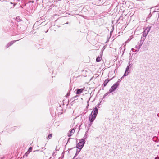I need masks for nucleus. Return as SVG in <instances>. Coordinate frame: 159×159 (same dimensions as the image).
<instances>
[{"instance_id": "17", "label": "nucleus", "mask_w": 159, "mask_h": 159, "mask_svg": "<svg viewBox=\"0 0 159 159\" xmlns=\"http://www.w3.org/2000/svg\"><path fill=\"white\" fill-rule=\"evenodd\" d=\"M111 93V92H110V91L109 90L108 92H107V93H106L104 95V96H103V98H105V97H106V96H107V95H108L109 94V93Z\"/></svg>"}, {"instance_id": "37", "label": "nucleus", "mask_w": 159, "mask_h": 159, "mask_svg": "<svg viewBox=\"0 0 159 159\" xmlns=\"http://www.w3.org/2000/svg\"><path fill=\"white\" fill-rule=\"evenodd\" d=\"M17 1H20V0H16Z\"/></svg>"}, {"instance_id": "16", "label": "nucleus", "mask_w": 159, "mask_h": 159, "mask_svg": "<svg viewBox=\"0 0 159 159\" xmlns=\"http://www.w3.org/2000/svg\"><path fill=\"white\" fill-rule=\"evenodd\" d=\"M16 20L18 22L20 21L21 20V19L20 17L19 16H17L16 19Z\"/></svg>"}, {"instance_id": "4", "label": "nucleus", "mask_w": 159, "mask_h": 159, "mask_svg": "<svg viewBox=\"0 0 159 159\" xmlns=\"http://www.w3.org/2000/svg\"><path fill=\"white\" fill-rule=\"evenodd\" d=\"M119 85V84H118L117 83H116L114 84L109 89L110 92L112 93L114 91L117 89Z\"/></svg>"}, {"instance_id": "9", "label": "nucleus", "mask_w": 159, "mask_h": 159, "mask_svg": "<svg viewBox=\"0 0 159 159\" xmlns=\"http://www.w3.org/2000/svg\"><path fill=\"white\" fill-rule=\"evenodd\" d=\"M85 89L84 87L83 88L79 89H78L76 91V93L77 94H80L82 92H83V91H84Z\"/></svg>"}, {"instance_id": "33", "label": "nucleus", "mask_w": 159, "mask_h": 159, "mask_svg": "<svg viewBox=\"0 0 159 159\" xmlns=\"http://www.w3.org/2000/svg\"><path fill=\"white\" fill-rule=\"evenodd\" d=\"M68 24V22H66V24Z\"/></svg>"}, {"instance_id": "35", "label": "nucleus", "mask_w": 159, "mask_h": 159, "mask_svg": "<svg viewBox=\"0 0 159 159\" xmlns=\"http://www.w3.org/2000/svg\"><path fill=\"white\" fill-rule=\"evenodd\" d=\"M89 101H88V102H87V103H89Z\"/></svg>"}, {"instance_id": "23", "label": "nucleus", "mask_w": 159, "mask_h": 159, "mask_svg": "<svg viewBox=\"0 0 159 159\" xmlns=\"http://www.w3.org/2000/svg\"><path fill=\"white\" fill-rule=\"evenodd\" d=\"M121 79H119L117 81L116 83H117L118 84H119V83L120 82H121Z\"/></svg>"}, {"instance_id": "38", "label": "nucleus", "mask_w": 159, "mask_h": 159, "mask_svg": "<svg viewBox=\"0 0 159 159\" xmlns=\"http://www.w3.org/2000/svg\"><path fill=\"white\" fill-rule=\"evenodd\" d=\"M48 31V30L47 31H46L45 33H47Z\"/></svg>"}, {"instance_id": "29", "label": "nucleus", "mask_w": 159, "mask_h": 159, "mask_svg": "<svg viewBox=\"0 0 159 159\" xmlns=\"http://www.w3.org/2000/svg\"><path fill=\"white\" fill-rule=\"evenodd\" d=\"M16 5V3H14L13 5V7H14L15 5Z\"/></svg>"}, {"instance_id": "22", "label": "nucleus", "mask_w": 159, "mask_h": 159, "mask_svg": "<svg viewBox=\"0 0 159 159\" xmlns=\"http://www.w3.org/2000/svg\"><path fill=\"white\" fill-rule=\"evenodd\" d=\"M133 65L132 64H130V62H129V65H128L130 68H131L132 67Z\"/></svg>"}, {"instance_id": "28", "label": "nucleus", "mask_w": 159, "mask_h": 159, "mask_svg": "<svg viewBox=\"0 0 159 159\" xmlns=\"http://www.w3.org/2000/svg\"><path fill=\"white\" fill-rule=\"evenodd\" d=\"M125 76H124V75L121 77V78L120 79H121V80L122 79V78H123Z\"/></svg>"}, {"instance_id": "30", "label": "nucleus", "mask_w": 159, "mask_h": 159, "mask_svg": "<svg viewBox=\"0 0 159 159\" xmlns=\"http://www.w3.org/2000/svg\"><path fill=\"white\" fill-rule=\"evenodd\" d=\"M71 138H69L68 139V141H69V139H70Z\"/></svg>"}, {"instance_id": "40", "label": "nucleus", "mask_w": 159, "mask_h": 159, "mask_svg": "<svg viewBox=\"0 0 159 159\" xmlns=\"http://www.w3.org/2000/svg\"><path fill=\"white\" fill-rule=\"evenodd\" d=\"M43 149H45V148H43Z\"/></svg>"}, {"instance_id": "1", "label": "nucleus", "mask_w": 159, "mask_h": 159, "mask_svg": "<svg viewBox=\"0 0 159 159\" xmlns=\"http://www.w3.org/2000/svg\"><path fill=\"white\" fill-rule=\"evenodd\" d=\"M98 109L97 107H96L95 108L93 109V110L92 111L91 114L89 115V119L90 122V123L88 127L89 129L92 125V122L95 119L98 113Z\"/></svg>"}, {"instance_id": "11", "label": "nucleus", "mask_w": 159, "mask_h": 159, "mask_svg": "<svg viewBox=\"0 0 159 159\" xmlns=\"http://www.w3.org/2000/svg\"><path fill=\"white\" fill-rule=\"evenodd\" d=\"M111 80V79H107L103 83L104 87L106 86L107 83Z\"/></svg>"}, {"instance_id": "43", "label": "nucleus", "mask_w": 159, "mask_h": 159, "mask_svg": "<svg viewBox=\"0 0 159 159\" xmlns=\"http://www.w3.org/2000/svg\"><path fill=\"white\" fill-rule=\"evenodd\" d=\"M157 116H159L158 114H157Z\"/></svg>"}, {"instance_id": "32", "label": "nucleus", "mask_w": 159, "mask_h": 159, "mask_svg": "<svg viewBox=\"0 0 159 159\" xmlns=\"http://www.w3.org/2000/svg\"><path fill=\"white\" fill-rule=\"evenodd\" d=\"M68 96V93H67V95H66V97H67V96Z\"/></svg>"}, {"instance_id": "24", "label": "nucleus", "mask_w": 159, "mask_h": 159, "mask_svg": "<svg viewBox=\"0 0 159 159\" xmlns=\"http://www.w3.org/2000/svg\"><path fill=\"white\" fill-rule=\"evenodd\" d=\"M32 150V148L31 147H30L29 148V150L30 151Z\"/></svg>"}, {"instance_id": "2", "label": "nucleus", "mask_w": 159, "mask_h": 159, "mask_svg": "<svg viewBox=\"0 0 159 159\" xmlns=\"http://www.w3.org/2000/svg\"><path fill=\"white\" fill-rule=\"evenodd\" d=\"M85 141L84 139H80V142L77 144L76 148L80 150L83 147L85 144Z\"/></svg>"}, {"instance_id": "31", "label": "nucleus", "mask_w": 159, "mask_h": 159, "mask_svg": "<svg viewBox=\"0 0 159 159\" xmlns=\"http://www.w3.org/2000/svg\"><path fill=\"white\" fill-rule=\"evenodd\" d=\"M11 4H13V3L12 2H10Z\"/></svg>"}, {"instance_id": "25", "label": "nucleus", "mask_w": 159, "mask_h": 159, "mask_svg": "<svg viewBox=\"0 0 159 159\" xmlns=\"http://www.w3.org/2000/svg\"><path fill=\"white\" fill-rule=\"evenodd\" d=\"M75 157H74V158L72 159H81V158H80V157H78V158H75Z\"/></svg>"}, {"instance_id": "42", "label": "nucleus", "mask_w": 159, "mask_h": 159, "mask_svg": "<svg viewBox=\"0 0 159 159\" xmlns=\"http://www.w3.org/2000/svg\"><path fill=\"white\" fill-rule=\"evenodd\" d=\"M20 7H22V6H20Z\"/></svg>"}, {"instance_id": "6", "label": "nucleus", "mask_w": 159, "mask_h": 159, "mask_svg": "<svg viewBox=\"0 0 159 159\" xmlns=\"http://www.w3.org/2000/svg\"><path fill=\"white\" fill-rule=\"evenodd\" d=\"M151 27L148 26L147 28H146L143 32V35L145 36H147L148 33L150 30Z\"/></svg>"}, {"instance_id": "5", "label": "nucleus", "mask_w": 159, "mask_h": 159, "mask_svg": "<svg viewBox=\"0 0 159 159\" xmlns=\"http://www.w3.org/2000/svg\"><path fill=\"white\" fill-rule=\"evenodd\" d=\"M142 45V44L138 42L137 43V44L135 46V48H136V49L135 50V51L133 50H134L133 48L132 49V50L134 52H138L141 47Z\"/></svg>"}, {"instance_id": "26", "label": "nucleus", "mask_w": 159, "mask_h": 159, "mask_svg": "<svg viewBox=\"0 0 159 159\" xmlns=\"http://www.w3.org/2000/svg\"><path fill=\"white\" fill-rule=\"evenodd\" d=\"M89 129L88 128V130H87V131H86V132H85V134H86V135H87V133L88 132V131Z\"/></svg>"}, {"instance_id": "10", "label": "nucleus", "mask_w": 159, "mask_h": 159, "mask_svg": "<svg viewBox=\"0 0 159 159\" xmlns=\"http://www.w3.org/2000/svg\"><path fill=\"white\" fill-rule=\"evenodd\" d=\"M146 36H144L143 35V34L141 36V39L140 41L139 42L143 44L145 39Z\"/></svg>"}, {"instance_id": "18", "label": "nucleus", "mask_w": 159, "mask_h": 159, "mask_svg": "<svg viewBox=\"0 0 159 159\" xmlns=\"http://www.w3.org/2000/svg\"><path fill=\"white\" fill-rule=\"evenodd\" d=\"M52 134H49L47 137V139H51L52 137Z\"/></svg>"}, {"instance_id": "41", "label": "nucleus", "mask_w": 159, "mask_h": 159, "mask_svg": "<svg viewBox=\"0 0 159 159\" xmlns=\"http://www.w3.org/2000/svg\"><path fill=\"white\" fill-rule=\"evenodd\" d=\"M36 151H39V150H36Z\"/></svg>"}, {"instance_id": "27", "label": "nucleus", "mask_w": 159, "mask_h": 159, "mask_svg": "<svg viewBox=\"0 0 159 159\" xmlns=\"http://www.w3.org/2000/svg\"><path fill=\"white\" fill-rule=\"evenodd\" d=\"M77 97V96H75L74 97H73V98H76V97Z\"/></svg>"}, {"instance_id": "20", "label": "nucleus", "mask_w": 159, "mask_h": 159, "mask_svg": "<svg viewBox=\"0 0 159 159\" xmlns=\"http://www.w3.org/2000/svg\"><path fill=\"white\" fill-rule=\"evenodd\" d=\"M80 150H79V151H78L77 149V150L76 152L74 157H75L79 154V153L80 151Z\"/></svg>"}, {"instance_id": "39", "label": "nucleus", "mask_w": 159, "mask_h": 159, "mask_svg": "<svg viewBox=\"0 0 159 159\" xmlns=\"http://www.w3.org/2000/svg\"><path fill=\"white\" fill-rule=\"evenodd\" d=\"M89 104H88L87 106H89Z\"/></svg>"}, {"instance_id": "13", "label": "nucleus", "mask_w": 159, "mask_h": 159, "mask_svg": "<svg viewBox=\"0 0 159 159\" xmlns=\"http://www.w3.org/2000/svg\"><path fill=\"white\" fill-rule=\"evenodd\" d=\"M43 22H42L40 24V22H39V21H36L35 23L34 24V26H33V27H36V26H39V25L42 24L43 23Z\"/></svg>"}, {"instance_id": "36", "label": "nucleus", "mask_w": 159, "mask_h": 159, "mask_svg": "<svg viewBox=\"0 0 159 159\" xmlns=\"http://www.w3.org/2000/svg\"><path fill=\"white\" fill-rule=\"evenodd\" d=\"M99 105H100V104H98V106H99Z\"/></svg>"}, {"instance_id": "14", "label": "nucleus", "mask_w": 159, "mask_h": 159, "mask_svg": "<svg viewBox=\"0 0 159 159\" xmlns=\"http://www.w3.org/2000/svg\"><path fill=\"white\" fill-rule=\"evenodd\" d=\"M16 128V126L13 127L11 128H10L9 129H8V132H10V131H10L11 130V131H13Z\"/></svg>"}, {"instance_id": "8", "label": "nucleus", "mask_w": 159, "mask_h": 159, "mask_svg": "<svg viewBox=\"0 0 159 159\" xmlns=\"http://www.w3.org/2000/svg\"><path fill=\"white\" fill-rule=\"evenodd\" d=\"M17 41H18V40L12 41L11 42H10L8 43L5 46L6 48H8L9 47L12 45L15 42Z\"/></svg>"}, {"instance_id": "44", "label": "nucleus", "mask_w": 159, "mask_h": 159, "mask_svg": "<svg viewBox=\"0 0 159 159\" xmlns=\"http://www.w3.org/2000/svg\"><path fill=\"white\" fill-rule=\"evenodd\" d=\"M1 1V0H0V1Z\"/></svg>"}, {"instance_id": "19", "label": "nucleus", "mask_w": 159, "mask_h": 159, "mask_svg": "<svg viewBox=\"0 0 159 159\" xmlns=\"http://www.w3.org/2000/svg\"><path fill=\"white\" fill-rule=\"evenodd\" d=\"M87 138V135L86 134H85L83 139H84V141H85V139Z\"/></svg>"}, {"instance_id": "34", "label": "nucleus", "mask_w": 159, "mask_h": 159, "mask_svg": "<svg viewBox=\"0 0 159 159\" xmlns=\"http://www.w3.org/2000/svg\"><path fill=\"white\" fill-rule=\"evenodd\" d=\"M59 159H62V158H59Z\"/></svg>"}, {"instance_id": "21", "label": "nucleus", "mask_w": 159, "mask_h": 159, "mask_svg": "<svg viewBox=\"0 0 159 159\" xmlns=\"http://www.w3.org/2000/svg\"><path fill=\"white\" fill-rule=\"evenodd\" d=\"M38 0H30V2L34 3L35 1H37Z\"/></svg>"}, {"instance_id": "7", "label": "nucleus", "mask_w": 159, "mask_h": 159, "mask_svg": "<svg viewBox=\"0 0 159 159\" xmlns=\"http://www.w3.org/2000/svg\"><path fill=\"white\" fill-rule=\"evenodd\" d=\"M130 68V67L128 66H127L125 73L124 74V76H126L128 75L130 71V70H129Z\"/></svg>"}, {"instance_id": "15", "label": "nucleus", "mask_w": 159, "mask_h": 159, "mask_svg": "<svg viewBox=\"0 0 159 159\" xmlns=\"http://www.w3.org/2000/svg\"><path fill=\"white\" fill-rule=\"evenodd\" d=\"M101 57H100L99 56H98L96 58V61L97 62H100L101 61Z\"/></svg>"}, {"instance_id": "3", "label": "nucleus", "mask_w": 159, "mask_h": 159, "mask_svg": "<svg viewBox=\"0 0 159 159\" xmlns=\"http://www.w3.org/2000/svg\"><path fill=\"white\" fill-rule=\"evenodd\" d=\"M63 108L61 105L57 107L56 111H55V114H57L58 115H61L63 113Z\"/></svg>"}, {"instance_id": "12", "label": "nucleus", "mask_w": 159, "mask_h": 159, "mask_svg": "<svg viewBox=\"0 0 159 159\" xmlns=\"http://www.w3.org/2000/svg\"><path fill=\"white\" fill-rule=\"evenodd\" d=\"M75 132V130L74 129H71V130L70 131V133H68V136L69 137H70L72 136V134L74 133Z\"/></svg>"}]
</instances>
